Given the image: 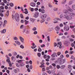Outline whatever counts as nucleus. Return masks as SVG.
<instances>
[{"label": "nucleus", "instance_id": "nucleus-10", "mask_svg": "<svg viewBox=\"0 0 75 75\" xmlns=\"http://www.w3.org/2000/svg\"><path fill=\"white\" fill-rule=\"evenodd\" d=\"M59 29H60V28H59V27L58 26H57L55 28V30L57 31H59Z\"/></svg>", "mask_w": 75, "mask_h": 75}, {"label": "nucleus", "instance_id": "nucleus-56", "mask_svg": "<svg viewBox=\"0 0 75 75\" xmlns=\"http://www.w3.org/2000/svg\"><path fill=\"white\" fill-rule=\"evenodd\" d=\"M25 33H26V34H29V31L26 30V31Z\"/></svg>", "mask_w": 75, "mask_h": 75}, {"label": "nucleus", "instance_id": "nucleus-37", "mask_svg": "<svg viewBox=\"0 0 75 75\" xmlns=\"http://www.w3.org/2000/svg\"><path fill=\"white\" fill-rule=\"evenodd\" d=\"M38 51H39V52H41V51H42V50H41V48H39Z\"/></svg>", "mask_w": 75, "mask_h": 75}, {"label": "nucleus", "instance_id": "nucleus-21", "mask_svg": "<svg viewBox=\"0 0 75 75\" xmlns=\"http://www.w3.org/2000/svg\"><path fill=\"white\" fill-rule=\"evenodd\" d=\"M30 21H31V22H32V23H34V21H35V19L33 18H30Z\"/></svg>", "mask_w": 75, "mask_h": 75}, {"label": "nucleus", "instance_id": "nucleus-49", "mask_svg": "<svg viewBox=\"0 0 75 75\" xmlns=\"http://www.w3.org/2000/svg\"><path fill=\"white\" fill-rule=\"evenodd\" d=\"M38 55L39 57H41V53H38Z\"/></svg>", "mask_w": 75, "mask_h": 75}, {"label": "nucleus", "instance_id": "nucleus-55", "mask_svg": "<svg viewBox=\"0 0 75 75\" xmlns=\"http://www.w3.org/2000/svg\"><path fill=\"white\" fill-rule=\"evenodd\" d=\"M23 27H24V25H21L20 26V28L22 29L23 28Z\"/></svg>", "mask_w": 75, "mask_h": 75}, {"label": "nucleus", "instance_id": "nucleus-48", "mask_svg": "<svg viewBox=\"0 0 75 75\" xmlns=\"http://www.w3.org/2000/svg\"><path fill=\"white\" fill-rule=\"evenodd\" d=\"M22 61V60H20L19 61H17V62H18V63H20Z\"/></svg>", "mask_w": 75, "mask_h": 75}, {"label": "nucleus", "instance_id": "nucleus-22", "mask_svg": "<svg viewBox=\"0 0 75 75\" xmlns=\"http://www.w3.org/2000/svg\"><path fill=\"white\" fill-rule=\"evenodd\" d=\"M9 5L11 7H13V6H14V4L12 3H11L10 4H9Z\"/></svg>", "mask_w": 75, "mask_h": 75}, {"label": "nucleus", "instance_id": "nucleus-4", "mask_svg": "<svg viewBox=\"0 0 75 75\" xmlns=\"http://www.w3.org/2000/svg\"><path fill=\"white\" fill-rule=\"evenodd\" d=\"M39 15V13L38 12H36L34 14V15L33 16V17H35V18H37V17H38V15Z\"/></svg>", "mask_w": 75, "mask_h": 75}, {"label": "nucleus", "instance_id": "nucleus-42", "mask_svg": "<svg viewBox=\"0 0 75 75\" xmlns=\"http://www.w3.org/2000/svg\"><path fill=\"white\" fill-rule=\"evenodd\" d=\"M42 72H44V71H45V69L44 68H42Z\"/></svg>", "mask_w": 75, "mask_h": 75}, {"label": "nucleus", "instance_id": "nucleus-40", "mask_svg": "<svg viewBox=\"0 0 75 75\" xmlns=\"http://www.w3.org/2000/svg\"><path fill=\"white\" fill-rule=\"evenodd\" d=\"M67 23H68V22H66V23L64 22L63 24L64 25H67Z\"/></svg>", "mask_w": 75, "mask_h": 75}, {"label": "nucleus", "instance_id": "nucleus-53", "mask_svg": "<svg viewBox=\"0 0 75 75\" xmlns=\"http://www.w3.org/2000/svg\"><path fill=\"white\" fill-rule=\"evenodd\" d=\"M47 72L49 74H51V71L50 70L47 71Z\"/></svg>", "mask_w": 75, "mask_h": 75}, {"label": "nucleus", "instance_id": "nucleus-15", "mask_svg": "<svg viewBox=\"0 0 75 75\" xmlns=\"http://www.w3.org/2000/svg\"><path fill=\"white\" fill-rule=\"evenodd\" d=\"M24 65H25V64L24 62H22L20 64V66L21 67L23 66H24Z\"/></svg>", "mask_w": 75, "mask_h": 75}, {"label": "nucleus", "instance_id": "nucleus-12", "mask_svg": "<svg viewBox=\"0 0 75 75\" xmlns=\"http://www.w3.org/2000/svg\"><path fill=\"white\" fill-rule=\"evenodd\" d=\"M57 55V54L54 52L53 53V54H52L51 57L54 58L55 57V55Z\"/></svg>", "mask_w": 75, "mask_h": 75}, {"label": "nucleus", "instance_id": "nucleus-2", "mask_svg": "<svg viewBox=\"0 0 75 75\" xmlns=\"http://www.w3.org/2000/svg\"><path fill=\"white\" fill-rule=\"evenodd\" d=\"M4 6H1L0 7V13H3L5 11V10H4Z\"/></svg>", "mask_w": 75, "mask_h": 75}, {"label": "nucleus", "instance_id": "nucleus-33", "mask_svg": "<svg viewBox=\"0 0 75 75\" xmlns=\"http://www.w3.org/2000/svg\"><path fill=\"white\" fill-rule=\"evenodd\" d=\"M58 18H55L54 19V21H58Z\"/></svg>", "mask_w": 75, "mask_h": 75}, {"label": "nucleus", "instance_id": "nucleus-64", "mask_svg": "<svg viewBox=\"0 0 75 75\" xmlns=\"http://www.w3.org/2000/svg\"><path fill=\"white\" fill-rule=\"evenodd\" d=\"M42 75H47V74L45 73H43L42 74Z\"/></svg>", "mask_w": 75, "mask_h": 75}, {"label": "nucleus", "instance_id": "nucleus-16", "mask_svg": "<svg viewBox=\"0 0 75 75\" xmlns=\"http://www.w3.org/2000/svg\"><path fill=\"white\" fill-rule=\"evenodd\" d=\"M6 29H3L2 30V31H1V33H3V34H4L6 33Z\"/></svg>", "mask_w": 75, "mask_h": 75}, {"label": "nucleus", "instance_id": "nucleus-20", "mask_svg": "<svg viewBox=\"0 0 75 75\" xmlns=\"http://www.w3.org/2000/svg\"><path fill=\"white\" fill-rule=\"evenodd\" d=\"M24 22L25 23V24L26 25V24H27L28 23H29V22H28V21H27V20H25Z\"/></svg>", "mask_w": 75, "mask_h": 75}, {"label": "nucleus", "instance_id": "nucleus-29", "mask_svg": "<svg viewBox=\"0 0 75 75\" xmlns=\"http://www.w3.org/2000/svg\"><path fill=\"white\" fill-rule=\"evenodd\" d=\"M67 16H66V15H64L63 16V18H66V19H67Z\"/></svg>", "mask_w": 75, "mask_h": 75}, {"label": "nucleus", "instance_id": "nucleus-59", "mask_svg": "<svg viewBox=\"0 0 75 75\" xmlns=\"http://www.w3.org/2000/svg\"><path fill=\"white\" fill-rule=\"evenodd\" d=\"M34 34H37V31H35L34 32Z\"/></svg>", "mask_w": 75, "mask_h": 75}, {"label": "nucleus", "instance_id": "nucleus-35", "mask_svg": "<svg viewBox=\"0 0 75 75\" xmlns=\"http://www.w3.org/2000/svg\"><path fill=\"white\" fill-rule=\"evenodd\" d=\"M29 68L30 69H33V66L32 65H30L29 66Z\"/></svg>", "mask_w": 75, "mask_h": 75}, {"label": "nucleus", "instance_id": "nucleus-63", "mask_svg": "<svg viewBox=\"0 0 75 75\" xmlns=\"http://www.w3.org/2000/svg\"><path fill=\"white\" fill-rule=\"evenodd\" d=\"M50 20V18H48L47 19V21H49Z\"/></svg>", "mask_w": 75, "mask_h": 75}, {"label": "nucleus", "instance_id": "nucleus-8", "mask_svg": "<svg viewBox=\"0 0 75 75\" xmlns=\"http://www.w3.org/2000/svg\"><path fill=\"white\" fill-rule=\"evenodd\" d=\"M36 4L35 3L33 2H32L30 4V6H32V7H35Z\"/></svg>", "mask_w": 75, "mask_h": 75}, {"label": "nucleus", "instance_id": "nucleus-38", "mask_svg": "<svg viewBox=\"0 0 75 75\" xmlns=\"http://www.w3.org/2000/svg\"><path fill=\"white\" fill-rule=\"evenodd\" d=\"M36 30H37V28L36 27H34L32 29V30H33V31H35Z\"/></svg>", "mask_w": 75, "mask_h": 75}, {"label": "nucleus", "instance_id": "nucleus-34", "mask_svg": "<svg viewBox=\"0 0 75 75\" xmlns=\"http://www.w3.org/2000/svg\"><path fill=\"white\" fill-rule=\"evenodd\" d=\"M44 21H45V20L44 19H42V20L40 21V22H41V23H44Z\"/></svg>", "mask_w": 75, "mask_h": 75}, {"label": "nucleus", "instance_id": "nucleus-27", "mask_svg": "<svg viewBox=\"0 0 75 75\" xmlns=\"http://www.w3.org/2000/svg\"><path fill=\"white\" fill-rule=\"evenodd\" d=\"M44 63H43V64H42L40 66V68H43V67H44Z\"/></svg>", "mask_w": 75, "mask_h": 75}, {"label": "nucleus", "instance_id": "nucleus-61", "mask_svg": "<svg viewBox=\"0 0 75 75\" xmlns=\"http://www.w3.org/2000/svg\"><path fill=\"white\" fill-rule=\"evenodd\" d=\"M6 72L8 74H9V73H10V71L8 70H7Z\"/></svg>", "mask_w": 75, "mask_h": 75}, {"label": "nucleus", "instance_id": "nucleus-1", "mask_svg": "<svg viewBox=\"0 0 75 75\" xmlns=\"http://www.w3.org/2000/svg\"><path fill=\"white\" fill-rule=\"evenodd\" d=\"M15 18L16 20L18 22L20 20L19 18V15L18 13H16L15 15Z\"/></svg>", "mask_w": 75, "mask_h": 75}, {"label": "nucleus", "instance_id": "nucleus-54", "mask_svg": "<svg viewBox=\"0 0 75 75\" xmlns=\"http://www.w3.org/2000/svg\"><path fill=\"white\" fill-rule=\"evenodd\" d=\"M40 47L42 48H43V47H45V45L43 44L42 45H41Z\"/></svg>", "mask_w": 75, "mask_h": 75}, {"label": "nucleus", "instance_id": "nucleus-3", "mask_svg": "<svg viewBox=\"0 0 75 75\" xmlns=\"http://www.w3.org/2000/svg\"><path fill=\"white\" fill-rule=\"evenodd\" d=\"M69 26L68 25L65 26L64 27V30L66 31H69Z\"/></svg>", "mask_w": 75, "mask_h": 75}, {"label": "nucleus", "instance_id": "nucleus-43", "mask_svg": "<svg viewBox=\"0 0 75 75\" xmlns=\"http://www.w3.org/2000/svg\"><path fill=\"white\" fill-rule=\"evenodd\" d=\"M12 19H13V20H14V19L15 18V16H14V15H12Z\"/></svg>", "mask_w": 75, "mask_h": 75}, {"label": "nucleus", "instance_id": "nucleus-52", "mask_svg": "<svg viewBox=\"0 0 75 75\" xmlns=\"http://www.w3.org/2000/svg\"><path fill=\"white\" fill-rule=\"evenodd\" d=\"M72 67V66H71V65H69L68 66V68H71Z\"/></svg>", "mask_w": 75, "mask_h": 75}, {"label": "nucleus", "instance_id": "nucleus-45", "mask_svg": "<svg viewBox=\"0 0 75 75\" xmlns=\"http://www.w3.org/2000/svg\"><path fill=\"white\" fill-rule=\"evenodd\" d=\"M58 45H62V43L61 42H58Z\"/></svg>", "mask_w": 75, "mask_h": 75}, {"label": "nucleus", "instance_id": "nucleus-7", "mask_svg": "<svg viewBox=\"0 0 75 75\" xmlns=\"http://www.w3.org/2000/svg\"><path fill=\"white\" fill-rule=\"evenodd\" d=\"M63 13H65V14H69V12L67 10L64 9L63 10Z\"/></svg>", "mask_w": 75, "mask_h": 75}, {"label": "nucleus", "instance_id": "nucleus-32", "mask_svg": "<svg viewBox=\"0 0 75 75\" xmlns=\"http://www.w3.org/2000/svg\"><path fill=\"white\" fill-rule=\"evenodd\" d=\"M20 16L21 17V18H23L24 17L23 16V15L22 14H20Z\"/></svg>", "mask_w": 75, "mask_h": 75}, {"label": "nucleus", "instance_id": "nucleus-46", "mask_svg": "<svg viewBox=\"0 0 75 75\" xmlns=\"http://www.w3.org/2000/svg\"><path fill=\"white\" fill-rule=\"evenodd\" d=\"M34 9L33 8H30V11H34Z\"/></svg>", "mask_w": 75, "mask_h": 75}, {"label": "nucleus", "instance_id": "nucleus-58", "mask_svg": "<svg viewBox=\"0 0 75 75\" xmlns=\"http://www.w3.org/2000/svg\"><path fill=\"white\" fill-rule=\"evenodd\" d=\"M70 28H74V26L70 25Z\"/></svg>", "mask_w": 75, "mask_h": 75}, {"label": "nucleus", "instance_id": "nucleus-47", "mask_svg": "<svg viewBox=\"0 0 75 75\" xmlns=\"http://www.w3.org/2000/svg\"><path fill=\"white\" fill-rule=\"evenodd\" d=\"M71 37L73 38H75V35H71Z\"/></svg>", "mask_w": 75, "mask_h": 75}, {"label": "nucleus", "instance_id": "nucleus-11", "mask_svg": "<svg viewBox=\"0 0 75 75\" xmlns=\"http://www.w3.org/2000/svg\"><path fill=\"white\" fill-rule=\"evenodd\" d=\"M58 61L60 62H62V61H63V59L61 58H59L58 59Z\"/></svg>", "mask_w": 75, "mask_h": 75}, {"label": "nucleus", "instance_id": "nucleus-5", "mask_svg": "<svg viewBox=\"0 0 75 75\" xmlns=\"http://www.w3.org/2000/svg\"><path fill=\"white\" fill-rule=\"evenodd\" d=\"M19 39H20V40H21V41L22 42H23L24 40V38H23L21 36H19Z\"/></svg>", "mask_w": 75, "mask_h": 75}, {"label": "nucleus", "instance_id": "nucleus-50", "mask_svg": "<svg viewBox=\"0 0 75 75\" xmlns=\"http://www.w3.org/2000/svg\"><path fill=\"white\" fill-rule=\"evenodd\" d=\"M54 11H57L58 10V8H54Z\"/></svg>", "mask_w": 75, "mask_h": 75}, {"label": "nucleus", "instance_id": "nucleus-19", "mask_svg": "<svg viewBox=\"0 0 75 75\" xmlns=\"http://www.w3.org/2000/svg\"><path fill=\"white\" fill-rule=\"evenodd\" d=\"M6 16H7V17H8V15H9V11L8 10L6 12Z\"/></svg>", "mask_w": 75, "mask_h": 75}, {"label": "nucleus", "instance_id": "nucleus-24", "mask_svg": "<svg viewBox=\"0 0 75 75\" xmlns=\"http://www.w3.org/2000/svg\"><path fill=\"white\" fill-rule=\"evenodd\" d=\"M70 15L72 17H74L75 16V14L74 13H71L70 14Z\"/></svg>", "mask_w": 75, "mask_h": 75}, {"label": "nucleus", "instance_id": "nucleus-6", "mask_svg": "<svg viewBox=\"0 0 75 75\" xmlns=\"http://www.w3.org/2000/svg\"><path fill=\"white\" fill-rule=\"evenodd\" d=\"M47 14H44L42 15L41 16V18L42 19H44L46 17H47Z\"/></svg>", "mask_w": 75, "mask_h": 75}, {"label": "nucleus", "instance_id": "nucleus-13", "mask_svg": "<svg viewBox=\"0 0 75 75\" xmlns=\"http://www.w3.org/2000/svg\"><path fill=\"white\" fill-rule=\"evenodd\" d=\"M6 62H8V64L11 63V62H10V57H7V59L6 60Z\"/></svg>", "mask_w": 75, "mask_h": 75}, {"label": "nucleus", "instance_id": "nucleus-57", "mask_svg": "<svg viewBox=\"0 0 75 75\" xmlns=\"http://www.w3.org/2000/svg\"><path fill=\"white\" fill-rule=\"evenodd\" d=\"M44 58H45V59H46V58H47V55L44 54Z\"/></svg>", "mask_w": 75, "mask_h": 75}, {"label": "nucleus", "instance_id": "nucleus-41", "mask_svg": "<svg viewBox=\"0 0 75 75\" xmlns=\"http://www.w3.org/2000/svg\"><path fill=\"white\" fill-rule=\"evenodd\" d=\"M52 74H54L55 72V70H52Z\"/></svg>", "mask_w": 75, "mask_h": 75}, {"label": "nucleus", "instance_id": "nucleus-31", "mask_svg": "<svg viewBox=\"0 0 75 75\" xmlns=\"http://www.w3.org/2000/svg\"><path fill=\"white\" fill-rule=\"evenodd\" d=\"M16 67H20V64H18V63H16Z\"/></svg>", "mask_w": 75, "mask_h": 75}, {"label": "nucleus", "instance_id": "nucleus-36", "mask_svg": "<svg viewBox=\"0 0 75 75\" xmlns=\"http://www.w3.org/2000/svg\"><path fill=\"white\" fill-rule=\"evenodd\" d=\"M52 66H53L54 67H56V64L54 63H52Z\"/></svg>", "mask_w": 75, "mask_h": 75}, {"label": "nucleus", "instance_id": "nucleus-17", "mask_svg": "<svg viewBox=\"0 0 75 75\" xmlns=\"http://www.w3.org/2000/svg\"><path fill=\"white\" fill-rule=\"evenodd\" d=\"M15 43H16V44H17L18 45H20L21 44L20 42L19 41L17 40L15 41Z\"/></svg>", "mask_w": 75, "mask_h": 75}, {"label": "nucleus", "instance_id": "nucleus-44", "mask_svg": "<svg viewBox=\"0 0 75 75\" xmlns=\"http://www.w3.org/2000/svg\"><path fill=\"white\" fill-rule=\"evenodd\" d=\"M63 24L62 23H61L59 25V27H63Z\"/></svg>", "mask_w": 75, "mask_h": 75}, {"label": "nucleus", "instance_id": "nucleus-62", "mask_svg": "<svg viewBox=\"0 0 75 75\" xmlns=\"http://www.w3.org/2000/svg\"><path fill=\"white\" fill-rule=\"evenodd\" d=\"M20 47L21 48H22V49H23L24 48V46H23V45H21Z\"/></svg>", "mask_w": 75, "mask_h": 75}, {"label": "nucleus", "instance_id": "nucleus-18", "mask_svg": "<svg viewBox=\"0 0 75 75\" xmlns=\"http://www.w3.org/2000/svg\"><path fill=\"white\" fill-rule=\"evenodd\" d=\"M73 1L74 0H71V1H70L69 3V5H71V4H72V3Z\"/></svg>", "mask_w": 75, "mask_h": 75}, {"label": "nucleus", "instance_id": "nucleus-39", "mask_svg": "<svg viewBox=\"0 0 75 75\" xmlns=\"http://www.w3.org/2000/svg\"><path fill=\"white\" fill-rule=\"evenodd\" d=\"M56 67L57 69H59V68H60V66L59 65H57Z\"/></svg>", "mask_w": 75, "mask_h": 75}, {"label": "nucleus", "instance_id": "nucleus-9", "mask_svg": "<svg viewBox=\"0 0 75 75\" xmlns=\"http://www.w3.org/2000/svg\"><path fill=\"white\" fill-rule=\"evenodd\" d=\"M66 8L67 9V10L68 11H73V10L69 6H68V7Z\"/></svg>", "mask_w": 75, "mask_h": 75}, {"label": "nucleus", "instance_id": "nucleus-14", "mask_svg": "<svg viewBox=\"0 0 75 75\" xmlns=\"http://www.w3.org/2000/svg\"><path fill=\"white\" fill-rule=\"evenodd\" d=\"M67 20H71L72 19V17L70 16H67Z\"/></svg>", "mask_w": 75, "mask_h": 75}, {"label": "nucleus", "instance_id": "nucleus-26", "mask_svg": "<svg viewBox=\"0 0 75 75\" xmlns=\"http://www.w3.org/2000/svg\"><path fill=\"white\" fill-rule=\"evenodd\" d=\"M13 40H18V38H17V37H14L13 38Z\"/></svg>", "mask_w": 75, "mask_h": 75}, {"label": "nucleus", "instance_id": "nucleus-51", "mask_svg": "<svg viewBox=\"0 0 75 75\" xmlns=\"http://www.w3.org/2000/svg\"><path fill=\"white\" fill-rule=\"evenodd\" d=\"M4 24H6L7 23V21L6 20H5L4 21Z\"/></svg>", "mask_w": 75, "mask_h": 75}, {"label": "nucleus", "instance_id": "nucleus-23", "mask_svg": "<svg viewBox=\"0 0 75 75\" xmlns=\"http://www.w3.org/2000/svg\"><path fill=\"white\" fill-rule=\"evenodd\" d=\"M47 38L48 41V42H50V36H48L47 37Z\"/></svg>", "mask_w": 75, "mask_h": 75}, {"label": "nucleus", "instance_id": "nucleus-30", "mask_svg": "<svg viewBox=\"0 0 75 75\" xmlns=\"http://www.w3.org/2000/svg\"><path fill=\"white\" fill-rule=\"evenodd\" d=\"M42 13H45V10L44 9H42L41 11Z\"/></svg>", "mask_w": 75, "mask_h": 75}, {"label": "nucleus", "instance_id": "nucleus-25", "mask_svg": "<svg viewBox=\"0 0 75 75\" xmlns=\"http://www.w3.org/2000/svg\"><path fill=\"white\" fill-rule=\"evenodd\" d=\"M65 67V65H62L61 67H60L61 69H64Z\"/></svg>", "mask_w": 75, "mask_h": 75}, {"label": "nucleus", "instance_id": "nucleus-60", "mask_svg": "<svg viewBox=\"0 0 75 75\" xmlns=\"http://www.w3.org/2000/svg\"><path fill=\"white\" fill-rule=\"evenodd\" d=\"M58 55H61V52H58L57 53Z\"/></svg>", "mask_w": 75, "mask_h": 75}, {"label": "nucleus", "instance_id": "nucleus-28", "mask_svg": "<svg viewBox=\"0 0 75 75\" xmlns=\"http://www.w3.org/2000/svg\"><path fill=\"white\" fill-rule=\"evenodd\" d=\"M36 47V45L32 46L31 47V48H32V49H34V48H35Z\"/></svg>", "mask_w": 75, "mask_h": 75}]
</instances>
